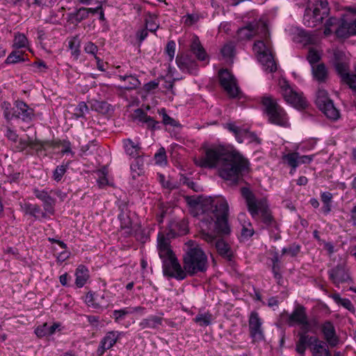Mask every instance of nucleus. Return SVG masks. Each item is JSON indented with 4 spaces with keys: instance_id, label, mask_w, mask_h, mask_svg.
Instances as JSON below:
<instances>
[{
    "instance_id": "1",
    "label": "nucleus",
    "mask_w": 356,
    "mask_h": 356,
    "mask_svg": "<svg viewBox=\"0 0 356 356\" xmlns=\"http://www.w3.org/2000/svg\"><path fill=\"white\" fill-rule=\"evenodd\" d=\"M196 165L204 168H217L223 179L236 183L240 177L249 170V162L238 151L223 145L206 147L204 155L195 158Z\"/></svg>"
},
{
    "instance_id": "2",
    "label": "nucleus",
    "mask_w": 356,
    "mask_h": 356,
    "mask_svg": "<svg viewBox=\"0 0 356 356\" xmlns=\"http://www.w3.org/2000/svg\"><path fill=\"white\" fill-rule=\"evenodd\" d=\"M204 205L210 207L216 220L213 222V218L210 220L202 219V227L206 226V230L209 231L213 227L218 234H229L230 227L227 221L229 205L227 200L222 196L209 197L204 200Z\"/></svg>"
},
{
    "instance_id": "3",
    "label": "nucleus",
    "mask_w": 356,
    "mask_h": 356,
    "mask_svg": "<svg viewBox=\"0 0 356 356\" xmlns=\"http://www.w3.org/2000/svg\"><path fill=\"white\" fill-rule=\"evenodd\" d=\"M184 268L189 275L203 273L207 270L208 259L201 245L194 241L185 243Z\"/></svg>"
},
{
    "instance_id": "4",
    "label": "nucleus",
    "mask_w": 356,
    "mask_h": 356,
    "mask_svg": "<svg viewBox=\"0 0 356 356\" xmlns=\"http://www.w3.org/2000/svg\"><path fill=\"white\" fill-rule=\"evenodd\" d=\"M241 193L252 218L257 220H260L267 225H271L273 218L267 200L264 197L256 198L252 192L246 187L242 188Z\"/></svg>"
},
{
    "instance_id": "5",
    "label": "nucleus",
    "mask_w": 356,
    "mask_h": 356,
    "mask_svg": "<svg viewBox=\"0 0 356 356\" xmlns=\"http://www.w3.org/2000/svg\"><path fill=\"white\" fill-rule=\"evenodd\" d=\"M330 12L327 0H308L303 16V23L308 27H316Z\"/></svg>"
},
{
    "instance_id": "6",
    "label": "nucleus",
    "mask_w": 356,
    "mask_h": 356,
    "mask_svg": "<svg viewBox=\"0 0 356 356\" xmlns=\"http://www.w3.org/2000/svg\"><path fill=\"white\" fill-rule=\"evenodd\" d=\"M261 102L270 123L284 127L289 126L286 113L275 99L270 96H265L262 98Z\"/></svg>"
},
{
    "instance_id": "7",
    "label": "nucleus",
    "mask_w": 356,
    "mask_h": 356,
    "mask_svg": "<svg viewBox=\"0 0 356 356\" xmlns=\"http://www.w3.org/2000/svg\"><path fill=\"white\" fill-rule=\"evenodd\" d=\"M280 92L286 102L297 109H304L307 102L302 92L291 87L289 83L284 80L280 83Z\"/></svg>"
},
{
    "instance_id": "8",
    "label": "nucleus",
    "mask_w": 356,
    "mask_h": 356,
    "mask_svg": "<svg viewBox=\"0 0 356 356\" xmlns=\"http://www.w3.org/2000/svg\"><path fill=\"white\" fill-rule=\"evenodd\" d=\"M253 50L265 71L268 72L276 71L277 65L272 55L270 48L268 44L261 40L257 41L254 44Z\"/></svg>"
},
{
    "instance_id": "9",
    "label": "nucleus",
    "mask_w": 356,
    "mask_h": 356,
    "mask_svg": "<svg viewBox=\"0 0 356 356\" xmlns=\"http://www.w3.org/2000/svg\"><path fill=\"white\" fill-rule=\"evenodd\" d=\"M225 127L234 135L239 143H243L245 140L257 144L261 143L260 139L254 133L250 131L247 128L237 126L234 122L227 123Z\"/></svg>"
},
{
    "instance_id": "10",
    "label": "nucleus",
    "mask_w": 356,
    "mask_h": 356,
    "mask_svg": "<svg viewBox=\"0 0 356 356\" xmlns=\"http://www.w3.org/2000/svg\"><path fill=\"white\" fill-rule=\"evenodd\" d=\"M33 193L42 202L43 209L50 216H54L55 214L56 200L53 196V190L34 188Z\"/></svg>"
},
{
    "instance_id": "11",
    "label": "nucleus",
    "mask_w": 356,
    "mask_h": 356,
    "mask_svg": "<svg viewBox=\"0 0 356 356\" xmlns=\"http://www.w3.org/2000/svg\"><path fill=\"white\" fill-rule=\"evenodd\" d=\"M286 316H287L286 323L289 326L298 325L305 331H309V323L305 307L298 305L291 314L286 313Z\"/></svg>"
},
{
    "instance_id": "12",
    "label": "nucleus",
    "mask_w": 356,
    "mask_h": 356,
    "mask_svg": "<svg viewBox=\"0 0 356 356\" xmlns=\"http://www.w3.org/2000/svg\"><path fill=\"white\" fill-rule=\"evenodd\" d=\"M263 321L256 312H252L248 319L250 336L253 342H259L265 339L262 327Z\"/></svg>"
},
{
    "instance_id": "13",
    "label": "nucleus",
    "mask_w": 356,
    "mask_h": 356,
    "mask_svg": "<svg viewBox=\"0 0 356 356\" xmlns=\"http://www.w3.org/2000/svg\"><path fill=\"white\" fill-rule=\"evenodd\" d=\"M163 271L165 275L182 280L186 278L187 273L183 269L176 257L164 260Z\"/></svg>"
},
{
    "instance_id": "14",
    "label": "nucleus",
    "mask_w": 356,
    "mask_h": 356,
    "mask_svg": "<svg viewBox=\"0 0 356 356\" xmlns=\"http://www.w3.org/2000/svg\"><path fill=\"white\" fill-rule=\"evenodd\" d=\"M219 79L220 85L229 97H236L238 96L239 88L236 80L227 70H222L219 72Z\"/></svg>"
},
{
    "instance_id": "15",
    "label": "nucleus",
    "mask_w": 356,
    "mask_h": 356,
    "mask_svg": "<svg viewBox=\"0 0 356 356\" xmlns=\"http://www.w3.org/2000/svg\"><path fill=\"white\" fill-rule=\"evenodd\" d=\"M122 335L123 332L119 331L113 330L106 332L99 342L97 350V355L102 356L107 350L111 349L116 343Z\"/></svg>"
},
{
    "instance_id": "16",
    "label": "nucleus",
    "mask_w": 356,
    "mask_h": 356,
    "mask_svg": "<svg viewBox=\"0 0 356 356\" xmlns=\"http://www.w3.org/2000/svg\"><path fill=\"white\" fill-rule=\"evenodd\" d=\"M22 211L27 216L33 217L35 220L47 219L51 216L44 209H42L40 205L30 202L20 203Z\"/></svg>"
},
{
    "instance_id": "17",
    "label": "nucleus",
    "mask_w": 356,
    "mask_h": 356,
    "mask_svg": "<svg viewBox=\"0 0 356 356\" xmlns=\"http://www.w3.org/2000/svg\"><path fill=\"white\" fill-rule=\"evenodd\" d=\"M157 249L162 262L175 257L170 248L169 239L161 232L158 234Z\"/></svg>"
},
{
    "instance_id": "18",
    "label": "nucleus",
    "mask_w": 356,
    "mask_h": 356,
    "mask_svg": "<svg viewBox=\"0 0 356 356\" xmlns=\"http://www.w3.org/2000/svg\"><path fill=\"white\" fill-rule=\"evenodd\" d=\"M321 329L324 339L330 347H336L339 343V337L337 336L335 327L331 321L324 322L321 325Z\"/></svg>"
},
{
    "instance_id": "19",
    "label": "nucleus",
    "mask_w": 356,
    "mask_h": 356,
    "mask_svg": "<svg viewBox=\"0 0 356 356\" xmlns=\"http://www.w3.org/2000/svg\"><path fill=\"white\" fill-rule=\"evenodd\" d=\"M15 118L21 119L25 122H29L34 118V110L29 107L24 102L17 100L15 102Z\"/></svg>"
},
{
    "instance_id": "20",
    "label": "nucleus",
    "mask_w": 356,
    "mask_h": 356,
    "mask_svg": "<svg viewBox=\"0 0 356 356\" xmlns=\"http://www.w3.org/2000/svg\"><path fill=\"white\" fill-rule=\"evenodd\" d=\"M86 304L93 309L103 310L108 304V300L105 298L104 294L88 292L85 298Z\"/></svg>"
},
{
    "instance_id": "21",
    "label": "nucleus",
    "mask_w": 356,
    "mask_h": 356,
    "mask_svg": "<svg viewBox=\"0 0 356 356\" xmlns=\"http://www.w3.org/2000/svg\"><path fill=\"white\" fill-rule=\"evenodd\" d=\"M334 65L337 73L340 75L341 80L346 75H348L349 65L345 54L339 51L334 53Z\"/></svg>"
},
{
    "instance_id": "22",
    "label": "nucleus",
    "mask_w": 356,
    "mask_h": 356,
    "mask_svg": "<svg viewBox=\"0 0 356 356\" xmlns=\"http://www.w3.org/2000/svg\"><path fill=\"white\" fill-rule=\"evenodd\" d=\"M191 52L195 56V57L201 61L207 60L209 58L204 48L202 45L199 38L197 35H193L191 39L190 45Z\"/></svg>"
},
{
    "instance_id": "23",
    "label": "nucleus",
    "mask_w": 356,
    "mask_h": 356,
    "mask_svg": "<svg viewBox=\"0 0 356 356\" xmlns=\"http://www.w3.org/2000/svg\"><path fill=\"white\" fill-rule=\"evenodd\" d=\"M336 34L339 38H348L350 35H356V19L352 22H342L336 30Z\"/></svg>"
},
{
    "instance_id": "24",
    "label": "nucleus",
    "mask_w": 356,
    "mask_h": 356,
    "mask_svg": "<svg viewBox=\"0 0 356 356\" xmlns=\"http://www.w3.org/2000/svg\"><path fill=\"white\" fill-rule=\"evenodd\" d=\"M317 340L318 338L316 337L309 336L306 333H300L296 343V351L300 354H304L307 347L310 346L312 347Z\"/></svg>"
},
{
    "instance_id": "25",
    "label": "nucleus",
    "mask_w": 356,
    "mask_h": 356,
    "mask_svg": "<svg viewBox=\"0 0 356 356\" xmlns=\"http://www.w3.org/2000/svg\"><path fill=\"white\" fill-rule=\"evenodd\" d=\"M176 63L182 71H186L190 74H196L197 72V65L195 61L188 58H181L179 56L176 58Z\"/></svg>"
},
{
    "instance_id": "26",
    "label": "nucleus",
    "mask_w": 356,
    "mask_h": 356,
    "mask_svg": "<svg viewBox=\"0 0 356 356\" xmlns=\"http://www.w3.org/2000/svg\"><path fill=\"white\" fill-rule=\"evenodd\" d=\"M163 318L155 315H150L147 318H143L138 325L140 330L147 328L158 329L162 325Z\"/></svg>"
},
{
    "instance_id": "27",
    "label": "nucleus",
    "mask_w": 356,
    "mask_h": 356,
    "mask_svg": "<svg viewBox=\"0 0 356 356\" xmlns=\"http://www.w3.org/2000/svg\"><path fill=\"white\" fill-rule=\"evenodd\" d=\"M123 146L126 154L133 159L140 158V147L130 138L123 140Z\"/></svg>"
},
{
    "instance_id": "28",
    "label": "nucleus",
    "mask_w": 356,
    "mask_h": 356,
    "mask_svg": "<svg viewBox=\"0 0 356 356\" xmlns=\"http://www.w3.org/2000/svg\"><path fill=\"white\" fill-rule=\"evenodd\" d=\"M129 314H131L129 310V307H124L120 309L114 310L111 316L116 323L122 325L125 327H128L131 323H134L135 322V321L133 320L131 322L124 323L126 316Z\"/></svg>"
},
{
    "instance_id": "29",
    "label": "nucleus",
    "mask_w": 356,
    "mask_h": 356,
    "mask_svg": "<svg viewBox=\"0 0 356 356\" xmlns=\"http://www.w3.org/2000/svg\"><path fill=\"white\" fill-rule=\"evenodd\" d=\"M75 284L78 288H82L89 279V272L88 268L83 266H79L75 271Z\"/></svg>"
},
{
    "instance_id": "30",
    "label": "nucleus",
    "mask_w": 356,
    "mask_h": 356,
    "mask_svg": "<svg viewBox=\"0 0 356 356\" xmlns=\"http://www.w3.org/2000/svg\"><path fill=\"white\" fill-rule=\"evenodd\" d=\"M59 327L60 324L57 323H54L51 325H49L45 323L42 325L38 326L35 330V333L39 337L50 336L54 334Z\"/></svg>"
},
{
    "instance_id": "31",
    "label": "nucleus",
    "mask_w": 356,
    "mask_h": 356,
    "mask_svg": "<svg viewBox=\"0 0 356 356\" xmlns=\"http://www.w3.org/2000/svg\"><path fill=\"white\" fill-rule=\"evenodd\" d=\"M329 275L334 284L344 282L349 278V275L339 266L332 268L329 272Z\"/></svg>"
},
{
    "instance_id": "32",
    "label": "nucleus",
    "mask_w": 356,
    "mask_h": 356,
    "mask_svg": "<svg viewBox=\"0 0 356 356\" xmlns=\"http://www.w3.org/2000/svg\"><path fill=\"white\" fill-rule=\"evenodd\" d=\"M319 109L325 114V115L331 120H337L339 117V112L335 108L333 102L331 100L323 105L320 106Z\"/></svg>"
},
{
    "instance_id": "33",
    "label": "nucleus",
    "mask_w": 356,
    "mask_h": 356,
    "mask_svg": "<svg viewBox=\"0 0 356 356\" xmlns=\"http://www.w3.org/2000/svg\"><path fill=\"white\" fill-rule=\"evenodd\" d=\"M311 350L313 356H330V350L325 343L320 341L318 339L314 346L311 347Z\"/></svg>"
},
{
    "instance_id": "34",
    "label": "nucleus",
    "mask_w": 356,
    "mask_h": 356,
    "mask_svg": "<svg viewBox=\"0 0 356 356\" xmlns=\"http://www.w3.org/2000/svg\"><path fill=\"white\" fill-rule=\"evenodd\" d=\"M255 34V26L252 24H249L247 26L239 29L237 31L238 38L241 40H250Z\"/></svg>"
},
{
    "instance_id": "35",
    "label": "nucleus",
    "mask_w": 356,
    "mask_h": 356,
    "mask_svg": "<svg viewBox=\"0 0 356 356\" xmlns=\"http://www.w3.org/2000/svg\"><path fill=\"white\" fill-rule=\"evenodd\" d=\"M145 22L146 29L152 33H155L159 28V22L157 15L155 14L147 13L145 17Z\"/></svg>"
},
{
    "instance_id": "36",
    "label": "nucleus",
    "mask_w": 356,
    "mask_h": 356,
    "mask_svg": "<svg viewBox=\"0 0 356 356\" xmlns=\"http://www.w3.org/2000/svg\"><path fill=\"white\" fill-rule=\"evenodd\" d=\"M80 46L81 42L78 35L72 37L68 41V47L71 51V55L75 59H78L80 56Z\"/></svg>"
},
{
    "instance_id": "37",
    "label": "nucleus",
    "mask_w": 356,
    "mask_h": 356,
    "mask_svg": "<svg viewBox=\"0 0 356 356\" xmlns=\"http://www.w3.org/2000/svg\"><path fill=\"white\" fill-rule=\"evenodd\" d=\"M215 246L218 252L223 257L229 259L232 257V251L229 245L223 240L219 239L215 242Z\"/></svg>"
},
{
    "instance_id": "38",
    "label": "nucleus",
    "mask_w": 356,
    "mask_h": 356,
    "mask_svg": "<svg viewBox=\"0 0 356 356\" xmlns=\"http://www.w3.org/2000/svg\"><path fill=\"white\" fill-rule=\"evenodd\" d=\"M13 47L15 49L27 48L29 51V42L26 35L21 33L15 34Z\"/></svg>"
},
{
    "instance_id": "39",
    "label": "nucleus",
    "mask_w": 356,
    "mask_h": 356,
    "mask_svg": "<svg viewBox=\"0 0 356 356\" xmlns=\"http://www.w3.org/2000/svg\"><path fill=\"white\" fill-rule=\"evenodd\" d=\"M298 159L299 153L298 152L289 153L282 156L283 161L291 166L293 170H296L298 166Z\"/></svg>"
},
{
    "instance_id": "40",
    "label": "nucleus",
    "mask_w": 356,
    "mask_h": 356,
    "mask_svg": "<svg viewBox=\"0 0 356 356\" xmlns=\"http://www.w3.org/2000/svg\"><path fill=\"white\" fill-rule=\"evenodd\" d=\"M312 72L314 78L319 81L325 80L327 76V70L323 64H319L312 67Z\"/></svg>"
},
{
    "instance_id": "41",
    "label": "nucleus",
    "mask_w": 356,
    "mask_h": 356,
    "mask_svg": "<svg viewBox=\"0 0 356 356\" xmlns=\"http://www.w3.org/2000/svg\"><path fill=\"white\" fill-rule=\"evenodd\" d=\"M235 51V46L232 42H227L224 44L220 50L222 57L227 60H231Z\"/></svg>"
},
{
    "instance_id": "42",
    "label": "nucleus",
    "mask_w": 356,
    "mask_h": 356,
    "mask_svg": "<svg viewBox=\"0 0 356 356\" xmlns=\"http://www.w3.org/2000/svg\"><path fill=\"white\" fill-rule=\"evenodd\" d=\"M88 16V8L82 7L71 14V19L76 23H79L87 19Z\"/></svg>"
},
{
    "instance_id": "43",
    "label": "nucleus",
    "mask_w": 356,
    "mask_h": 356,
    "mask_svg": "<svg viewBox=\"0 0 356 356\" xmlns=\"http://www.w3.org/2000/svg\"><path fill=\"white\" fill-rule=\"evenodd\" d=\"M120 79L122 81H128V83L123 86L126 90L135 89L140 85L138 79L134 76H120Z\"/></svg>"
},
{
    "instance_id": "44",
    "label": "nucleus",
    "mask_w": 356,
    "mask_h": 356,
    "mask_svg": "<svg viewBox=\"0 0 356 356\" xmlns=\"http://www.w3.org/2000/svg\"><path fill=\"white\" fill-rule=\"evenodd\" d=\"M1 108L3 112V116L7 120H11L15 118V106L12 108L9 102H3L1 104Z\"/></svg>"
},
{
    "instance_id": "45",
    "label": "nucleus",
    "mask_w": 356,
    "mask_h": 356,
    "mask_svg": "<svg viewBox=\"0 0 356 356\" xmlns=\"http://www.w3.org/2000/svg\"><path fill=\"white\" fill-rule=\"evenodd\" d=\"M193 321L200 326H207L211 323V315L209 312L198 314Z\"/></svg>"
},
{
    "instance_id": "46",
    "label": "nucleus",
    "mask_w": 356,
    "mask_h": 356,
    "mask_svg": "<svg viewBox=\"0 0 356 356\" xmlns=\"http://www.w3.org/2000/svg\"><path fill=\"white\" fill-rule=\"evenodd\" d=\"M333 300L339 305H341L344 308L347 309L349 311L354 310V306L352 304L351 301L348 298H342L340 297L339 294H333L332 295Z\"/></svg>"
},
{
    "instance_id": "47",
    "label": "nucleus",
    "mask_w": 356,
    "mask_h": 356,
    "mask_svg": "<svg viewBox=\"0 0 356 356\" xmlns=\"http://www.w3.org/2000/svg\"><path fill=\"white\" fill-rule=\"evenodd\" d=\"M154 160L156 164L159 165H165L167 164V156L164 147L159 149L157 152L154 154Z\"/></svg>"
},
{
    "instance_id": "48",
    "label": "nucleus",
    "mask_w": 356,
    "mask_h": 356,
    "mask_svg": "<svg viewBox=\"0 0 356 356\" xmlns=\"http://www.w3.org/2000/svg\"><path fill=\"white\" fill-rule=\"evenodd\" d=\"M23 61H24V58H23V54H19L18 51H13L8 56V57L5 60V63L10 65Z\"/></svg>"
},
{
    "instance_id": "49",
    "label": "nucleus",
    "mask_w": 356,
    "mask_h": 356,
    "mask_svg": "<svg viewBox=\"0 0 356 356\" xmlns=\"http://www.w3.org/2000/svg\"><path fill=\"white\" fill-rule=\"evenodd\" d=\"M331 101L328 97L327 92L323 89H319L316 93V103L318 107Z\"/></svg>"
},
{
    "instance_id": "50",
    "label": "nucleus",
    "mask_w": 356,
    "mask_h": 356,
    "mask_svg": "<svg viewBox=\"0 0 356 356\" xmlns=\"http://www.w3.org/2000/svg\"><path fill=\"white\" fill-rule=\"evenodd\" d=\"M118 218L120 221V227L122 229H128L127 232H130L132 227V222L130 218L125 213H121Z\"/></svg>"
},
{
    "instance_id": "51",
    "label": "nucleus",
    "mask_w": 356,
    "mask_h": 356,
    "mask_svg": "<svg viewBox=\"0 0 356 356\" xmlns=\"http://www.w3.org/2000/svg\"><path fill=\"white\" fill-rule=\"evenodd\" d=\"M37 142L33 139L28 138L27 140L21 138L19 141V144L17 146V149L18 151L22 152L24 150L26 147H30L31 148H35L36 146Z\"/></svg>"
},
{
    "instance_id": "52",
    "label": "nucleus",
    "mask_w": 356,
    "mask_h": 356,
    "mask_svg": "<svg viewBox=\"0 0 356 356\" xmlns=\"http://www.w3.org/2000/svg\"><path fill=\"white\" fill-rule=\"evenodd\" d=\"M88 111V107L84 102H80L74 109V115L76 118H83Z\"/></svg>"
},
{
    "instance_id": "53",
    "label": "nucleus",
    "mask_w": 356,
    "mask_h": 356,
    "mask_svg": "<svg viewBox=\"0 0 356 356\" xmlns=\"http://www.w3.org/2000/svg\"><path fill=\"white\" fill-rule=\"evenodd\" d=\"M67 166L60 165L56 168L53 172V179L57 182L60 181L67 171Z\"/></svg>"
},
{
    "instance_id": "54",
    "label": "nucleus",
    "mask_w": 356,
    "mask_h": 356,
    "mask_svg": "<svg viewBox=\"0 0 356 356\" xmlns=\"http://www.w3.org/2000/svg\"><path fill=\"white\" fill-rule=\"evenodd\" d=\"M300 247L299 245L297 244H293L289 248H284L282 250V254H287L290 255L291 257H293L298 255V254L300 252Z\"/></svg>"
},
{
    "instance_id": "55",
    "label": "nucleus",
    "mask_w": 356,
    "mask_h": 356,
    "mask_svg": "<svg viewBox=\"0 0 356 356\" xmlns=\"http://www.w3.org/2000/svg\"><path fill=\"white\" fill-rule=\"evenodd\" d=\"M83 49L86 54L92 56L94 58L97 56V54L98 52V47L95 43L90 41L87 42L85 43Z\"/></svg>"
},
{
    "instance_id": "56",
    "label": "nucleus",
    "mask_w": 356,
    "mask_h": 356,
    "mask_svg": "<svg viewBox=\"0 0 356 356\" xmlns=\"http://www.w3.org/2000/svg\"><path fill=\"white\" fill-rule=\"evenodd\" d=\"M176 44L175 41L170 40L167 43L165 47V54L168 56L169 60L172 61L175 55Z\"/></svg>"
},
{
    "instance_id": "57",
    "label": "nucleus",
    "mask_w": 356,
    "mask_h": 356,
    "mask_svg": "<svg viewBox=\"0 0 356 356\" xmlns=\"http://www.w3.org/2000/svg\"><path fill=\"white\" fill-rule=\"evenodd\" d=\"M342 81L343 83H346L347 85H348V86L351 89L356 90V75L355 74H349L348 75H346L343 77V79L342 80Z\"/></svg>"
},
{
    "instance_id": "58",
    "label": "nucleus",
    "mask_w": 356,
    "mask_h": 356,
    "mask_svg": "<svg viewBox=\"0 0 356 356\" xmlns=\"http://www.w3.org/2000/svg\"><path fill=\"white\" fill-rule=\"evenodd\" d=\"M30 3L35 4L41 7H52L56 0H28Z\"/></svg>"
},
{
    "instance_id": "59",
    "label": "nucleus",
    "mask_w": 356,
    "mask_h": 356,
    "mask_svg": "<svg viewBox=\"0 0 356 356\" xmlns=\"http://www.w3.org/2000/svg\"><path fill=\"white\" fill-rule=\"evenodd\" d=\"M320 59V54L319 53L313 49H311L309 51L308 56H307V60L309 62L310 64L313 65L314 63H316Z\"/></svg>"
},
{
    "instance_id": "60",
    "label": "nucleus",
    "mask_w": 356,
    "mask_h": 356,
    "mask_svg": "<svg viewBox=\"0 0 356 356\" xmlns=\"http://www.w3.org/2000/svg\"><path fill=\"white\" fill-rule=\"evenodd\" d=\"M184 22L187 26H191L198 21V17L196 15L188 14L182 17Z\"/></svg>"
},
{
    "instance_id": "61",
    "label": "nucleus",
    "mask_w": 356,
    "mask_h": 356,
    "mask_svg": "<svg viewBox=\"0 0 356 356\" xmlns=\"http://www.w3.org/2000/svg\"><path fill=\"white\" fill-rule=\"evenodd\" d=\"M149 115L145 113L142 109H136L134 114V118L136 120H138L141 122H145L147 120V118Z\"/></svg>"
},
{
    "instance_id": "62",
    "label": "nucleus",
    "mask_w": 356,
    "mask_h": 356,
    "mask_svg": "<svg viewBox=\"0 0 356 356\" xmlns=\"http://www.w3.org/2000/svg\"><path fill=\"white\" fill-rule=\"evenodd\" d=\"M337 19L334 17H330L326 20L324 29L325 35H327L332 32L331 27L337 23Z\"/></svg>"
},
{
    "instance_id": "63",
    "label": "nucleus",
    "mask_w": 356,
    "mask_h": 356,
    "mask_svg": "<svg viewBox=\"0 0 356 356\" xmlns=\"http://www.w3.org/2000/svg\"><path fill=\"white\" fill-rule=\"evenodd\" d=\"M92 106L94 108L100 113H104L108 111V104L104 102H96Z\"/></svg>"
},
{
    "instance_id": "64",
    "label": "nucleus",
    "mask_w": 356,
    "mask_h": 356,
    "mask_svg": "<svg viewBox=\"0 0 356 356\" xmlns=\"http://www.w3.org/2000/svg\"><path fill=\"white\" fill-rule=\"evenodd\" d=\"M161 113H162L163 122L166 125L175 126V120L170 117L165 111V109H162Z\"/></svg>"
}]
</instances>
